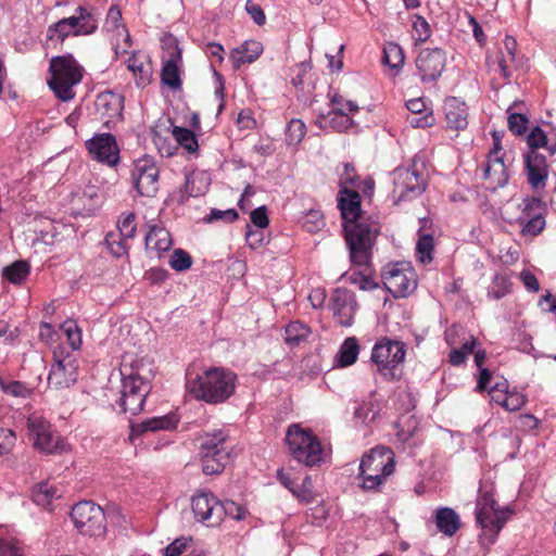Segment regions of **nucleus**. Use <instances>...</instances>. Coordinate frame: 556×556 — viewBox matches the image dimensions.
I'll return each instance as SVG.
<instances>
[{
    "instance_id": "obj_1",
    "label": "nucleus",
    "mask_w": 556,
    "mask_h": 556,
    "mask_svg": "<svg viewBox=\"0 0 556 556\" xmlns=\"http://www.w3.org/2000/svg\"><path fill=\"white\" fill-rule=\"evenodd\" d=\"M121 395L116 402L119 413L138 415L143 410L147 395L151 391L152 364L144 359L124 358L121 368Z\"/></svg>"
},
{
    "instance_id": "obj_2",
    "label": "nucleus",
    "mask_w": 556,
    "mask_h": 556,
    "mask_svg": "<svg viewBox=\"0 0 556 556\" xmlns=\"http://www.w3.org/2000/svg\"><path fill=\"white\" fill-rule=\"evenodd\" d=\"M237 376L232 371L211 367L201 375L187 376L186 389L198 401L208 404L225 403L236 390Z\"/></svg>"
},
{
    "instance_id": "obj_3",
    "label": "nucleus",
    "mask_w": 556,
    "mask_h": 556,
    "mask_svg": "<svg viewBox=\"0 0 556 556\" xmlns=\"http://www.w3.org/2000/svg\"><path fill=\"white\" fill-rule=\"evenodd\" d=\"M345 243L353 265L368 267L371 264L372 248L378 236V227L366 220L344 224Z\"/></svg>"
},
{
    "instance_id": "obj_4",
    "label": "nucleus",
    "mask_w": 556,
    "mask_h": 556,
    "mask_svg": "<svg viewBox=\"0 0 556 556\" xmlns=\"http://www.w3.org/2000/svg\"><path fill=\"white\" fill-rule=\"evenodd\" d=\"M232 447L224 430L206 433L202 438L200 455L204 475H219L231 460Z\"/></svg>"
},
{
    "instance_id": "obj_5",
    "label": "nucleus",
    "mask_w": 556,
    "mask_h": 556,
    "mask_svg": "<svg viewBox=\"0 0 556 556\" xmlns=\"http://www.w3.org/2000/svg\"><path fill=\"white\" fill-rule=\"evenodd\" d=\"M50 73L48 85L56 98L62 101L72 100L75 96L73 87L81 80L76 60L71 54L53 56L50 61Z\"/></svg>"
},
{
    "instance_id": "obj_6",
    "label": "nucleus",
    "mask_w": 556,
    "mask_h": 556,
    "mask_svg": "<svg viewBox=\"0 0 556 556\" xmlns=\"http://www.w3.org/2000/svg\"><path fill=\"white\" fill-rule=\"evenodd\" d=\"M286 442L298 462L308 467L318 466L323 462L321 444L309 429L291 425L286 433Z\"/></svg>"
},
{
    "instance_id": "obj_7",
    "label": "nucleus",
    "mask_w": 556,
    "mask_h": 556,
    "mask_svg": "<svg viewBox=\"0 0 556 556\" xmlns=\"http://www.w3.org/2000/svg\"><path fill=\"white\" fill-rule=\"evenodd\" d=\"M97 28L98 21L93 13L79 5L75 9L74 15L61 18L48 27L47 39L63 43L70 36L91 35Z\"/></svg>"
},
{
    "instance_id": "obj_8",
    "label": "nucleus",
    "mask_w": 556,
    "mask_h": 556,
    "mask_svg": "<svg viewBox=\"0 0 556 556\" xmlns=\"http://www.w3.org/2000/svg\"><path fill=\"white\" fill-rule=\"evenodd\" d=\"M406 355L405 344L401 341L383 339L377 342L371 351L370 359L377 371L387 380L401 377V365Z\"/></svg>"
},
{
    "instance_id": "obj_9",
    "label": "nucleus",
    "mask_w": 556,
    "mask_h": 556,
    "mask_svg": "<svg viewBox=\"0 0 556 556\" xmlns=\"http://www.w3.org/2000/svg\"><path fill=\"white\" fill-rule=\"evenodd\" d=\"M476 521L483 530V534L493 543L509 517V510L500 508L493 495L489 492H479L476 503Z\"/></svg>"
},
{
    "instance_id": "obj_10",
    "label": "nucleus",
    "mask_w": 556,
    "mask_h": 556,
    "mask_svg": "<svg viewBox=\"0 0 556 556\" xmlns=\"http://www.w3.org/2000/svg\"><path fill=\"white\" fill-rule=\"evenodd\" d=\"M71 518L76 529L84 535L98 536L106 531L104 511L91 501L75 504Z\"/></svg>"
},
{
    "instance_id": "obj_11",
    "label": "nucleus",
    "mask_w": 556,
    "mask_h": 556,
    "mask_svg": "<svg viewBox=\"0 0 556 556\" xmlns=\"http://www.w3.org/2000/svg\"><path fill=\"white\" fill-rule=\"evenodd\" d=\"M394 189L392 197L397 204L421 195L427 187V180L422 173L413 167H399L393 172Z\"/></svg>"
},
{
    "instance_id": "obj_12",
    "label": "nucleus",
    "mask_w": 556,
    "mask_h": 556,
    "mask_svg": "<svg viewBox=\"0 0 556 556\" xmlns=\"http://www.w3.org/2000/svg\"><path fill=\"white\" fill-rule=\"evenodd\" d=\"M382 282L394 298H405L417 286L413 269L405 263L388 264L383 267Z\"/></svg>"
},
{
    "instance_id": "obj_13",
    "label": "nucleus",
    "mask_w": 556,
    "mask_h": 556,
    "mask_svg": "<svg viewBox=\"0 0 556 556\" xmlns=\"http://www.w3.org/2000/svg\"><path fill=\"white\" fill-rule=\"evenodd\" d=\"M159 176L160 170L153 157L143 155L134 162L131 180L138 194L154 197L159 190Z\"/></svg>"
},
{
    "instance_id": "obj_14",
    "label": "nucleus",
    "mask_w": 556,
    "mask_h": 556,
    "mask_svg": "<svg viewBox=\"0 0 556 556\" xmlns=\"http://www.w3.org/2000/svg\"><path fill=\"white\" fill-rule=\"evenodd\" d=\"M27 427L29 438L37 450L47 454H54L62 450L60 438L53 434L50 422L43 417L30 416L27 420Z\"/></svg>"
},
{
    "instance_id": "obj_15",
    "label": "nucleus",
    "mask_w": 556,
    "mask_h": 556,
    "mask_svg": "<svg viewBox=\"0 0 556 556\" xmlns=\"http://www.w3.org/2000/svg\"><path fill=\"white\" fill-rule=\"evenodd\" d=\"M446 64L445 52L441 48L424 49L416 58L417 75L421 83L437 81Z\"/></svg>"
},
{
    "instance_id": "obj_16",
    "label": "nucleus",
    "mask_w": 556,
    "mask_h": 556,
    "mask_svg": "<svg viewBox=\"0 0 556 556\" xmlns=\"http://www.w3.org/2000/svg\"><path fill=\"white\" fill-rule=\"evenodd\" d=\"M77 381V364L71 355L54 352V363L48 375V384L55 390L70 388Z\"/></svg>"
},
{
    "instance_id": "obj_17",
    "label": "nucleus",
    "mask_w": 556,
    "mask_h": 556,
    "mask_svg": "<svg viewBox=\"0 0 556 556\" xmlns=\"http://www.w3.org/2000/svg\"><path fill=\"white\" fill-rule=\"evenodd\" d=\"M86 148L94 160L109 166H115L119 161V150L112 134L94 135L86 141Z\"/></svg>"
},
{
    "instance_id": "obj_18",
    "label": "nucleus",
    "mask_w": 556,
    "mask_h": 556,
    "mask_svg": "<svg viewBox=\"0 0 556 556\" xmlns=\"http://www.w3.org/2000/svg\"><path fill=\"white\" fill-rule=\"evenodd\" d=\"M395 467L394 455L389 447L376 446L365 453L361 459L359 469L367 470L370 473H378L389 477L393 473Z\"/></svg>"
},
{
    "instance_id": "obj_19",
    "label": "nucleus",
    "mask_w": 556,
    "mask_h": 556,
    "mask_svg": "<svg viewBox=\"0 0 556 556\" xmlns=\"http://www.w3.org/2000/svg\"><path fill=\"white\" fill-rule=\"evenodd\" d=\"M523 162L531 188L534 190L544 189L548 178L546 157L538 151H528L523 154Z\"/></svg>"
},
{
    "instance_id": "obj_20",
    "label": "nucleus",
    "mask_w": 556,
    "mask_h": 556,
    "mask_svg": "<svg viewBox=\"0 0 556 556\" xmlns=\"http://www.w3.org/2000/svg\"><path fill=\"white\" fill-rule=\"evenodd\" d=\"M218 498L212 492H199L191 498V508L198 521L205 522L208 527L218 526L215 507Z\"/></svg>"
},
{
    "instance_id": "obj_21",
    "label": "nucleus",
    "mask_w": 556,
    "mask_h": 556,
    "mask_svg": "<svg viewBox=\"0 0 556 556\" xmlns=\"http://www.w3.org/2000/svg\"><path fill=\"white\" fill-rule=\"evenodd\" d=\"M331 301L332 312L339 324L343 327H350L353 324L357 306L353 292L346 289H337Z\"/></svg>"
},
{
    "instance_id": "obj_22",
    "label": "nucleus",
    "mask_w": 556,
    "mask_h": 556,
    "mask_svg": "<svg viewBox=\"0 0 556 556\" xmlns=\"http://www.w3.org/2000/svg\"><path fill=\"white\" fill-rule=\"evenodd\" d=\"M339 193L340 198L338 199V207L341 211L343 225L365 220L361 215L362 208L359 193L349 188L341 189Z\"/></svg>"
},
{
    "instance_id": "obj_23",
    "label": "nucleus",
    "mask_w": 556,
    "mask_h": 556,
    "mask_svg": "<svg viewBox=\"0 0 556 556\" xmlns=\"http://www.w3.org/2000/svg\"><path fill=\"white\" fill-rule=\"evenodd\" d=\"M182 62L181 51L175 46L169 51V56L163 62L161 71V80L173 91L181 89L180 65Z\"/></svg>"
},
{
    "instance_id": "obj_24",
    "label": "nucleus",
    "mask_w": 556,
    "mask_h": 556,
    "mask_svg": "<svg viewBox=\"0 0 556 556\" xmlns=\"http://www.w3.org/2000/svg\"><path fill=\"white\" fill-rule=\"evenodd\" d=\"M492 138L493 149L490 154V160L485 165L483 177L485 179H493L494 176L498 175V177H496L495 179L496 185L500 187H504L508 181V175L506 173L503 159L500 156H495L494 159H492V154L496 155L498 151L502 150V135L500 134V131L494 130L492 132Z\"/></svg>"
},
{
    "instance_id": "obj_25",
    "label": "nucleus",
    "mask_w": 556,
    "mask_h": 556,
    "mask_svg": "<svg viewBox=\"0 0 556 556\" xmlns=\"http://www.w3.org/2000/svg\"><path fill=\"white\" fill-rule=\"evenodd\" d=\"M444 112L447 127L454 130H463L468 125L467 105L456 97H448L444 101Z\"/></svg>"
},
{
    "instance_id": "obj_26",
    "label": "nucleus",
    "mask_w": 556,
    "mask_h": 556,
    "mask_svg": "<svg viewBox=\"0 0 556 556\" xmlns=\"http://www.w3.org/2000/svg\"><path fill=\"white\" fill-rule=\"evenodd\" d=\"M97 110L110 119H119L124 109V97L106 91L98 96L96 101Z\"/></svg>"
},
{
    "instance_id": "obj_27",
    "label": "nucleus",
    "mask_w": 556,
    "mask_h": 556,
    "mask_svg": "<svg viewBox=\"0 0 556 556\" xmlns=\"http://www.w3.org/2000/svg\"><path fill=\"white\" fill-rule=\"evenodd\" d=\"M263 52V46L257 40H247L230 52V60L235 68L245 63L254 62Z\"/></svg>"
},
{
    "instance_id": "obj_28",
    "label": "nucleus",
    "mask_w": 556,
    "mask_h": 556,
    "mask_svg": "<svg viewBox=\"0 0 556 556\" xmlns=\"http://www.w3.org/2000/svg\"><path fill=\"white\" fill-rule=\"evenodd\" d=\"M178 419L175 415H164L160 417H152L141 422L131 424V435H140L148 431L169 430L176 427Z\"/></svg>"
},
{
    "instance_id": "obj_29",
    "label": "nucleus",
    "mask_w": 556,
    "mask_h": 556,
    "mask_svg": "<svg viewBox=\"0 0 556 556\" xmlns=\"http://www.w3.org/2000/svg\"><path fill=\"white\" fill-rule=\"evenodd\" d=\"M317 124L320 128L328 126L338 132H343L350 129L354 122L343 108H337L332 109L327 114H319Z\"/></svg>"
},
{
    "instance_id": "obj_30",
    "label": "nucleus",
    "mask_w": 556,
    "mask_h": 556,
    "mask_svg": "<svg viewBox=\"0 0 556 556\" xmlns=\"http://www.w3.org/2000/svg\"><path fill=\"white\" fill-rule=\"evenodd\" d=\"M438 530L446 536H453L460 528L459 515L451 507H439L434 514Z\"/></svg>"
},
{
    "instance_id": "obj_31",
    "label": "nucleus",
    "mask_w": 556,
    "mask_h": 556,
    "mask_svg": "<svg viewBox=\"0 0 556 556\" xmlns=\"http://www.w3.org/2000/svg\"><path fill=\"white\" fill-rule=\"evenodd\" d=\"M144 241L147 249L155 250L159 253L169 250L172 245L169 232L157 225L150 226Z\"/></svg>"
},
{
    "instance_id": "obj_32",
    "label": "nucleus",
    "mask_w": 556,
    "mask_h": 556,
    "mask_svg": "<svg viewBox=\"0 0 556 556\" xmlns=\"http://www.w3.org/2000/svg\"><path fill=\"white\" fill-rule=\"evenodd\" d=\"M359 354V344L356 338L349 337L341 344L337 354V364L340 367L353 365Z\"/></svg>"
},
{
    "instance_id": "obj_33",
    "label": "nucleus",
    "mask_w": 556,
    "mask_h": 556,
    "mask_svg": "<svg viewBox=\"0 0 556 556\" xmlns=\"http://www.w3.org/2000/svg\"><path fill=\"white\" fill-rule=\"evenodd\" d=\"M523 105L521 101H514L507 109V126L508 129L516 136H522L529 125V118L523 113L514 112V109H518Z\"/></svg>"
},
{
    "instance_id": "obj_34",
    "label": "nucleus",
    "mask_w": 556,
    "mask_h": 556,
    "mask_svg": "<svg viewBox=\"0 0 556 556\" xmlns=\"http://www.w3.org/2000/svg\"><path fill=\"white\" fill-rule=\"evenodd\" d=\"M247 513L248 511L243 506L231 500H218V505L215 507V517L218 519V525H220L227 516L235 520H242L245 518Z\"/></svg>"
},
{
    "instance_id": "obj_35",
    "label": "nucleus",
    "mask_w": 556,
    "mask_h": 556,
    "mask_svg": "<svg viewBox=\"0 0 556 556\" xmlns=\"http://www.w3.org/2000/svg\"><path fill=\"white\" fill-rule=\"evenodd\" d=\"M311 334V329L307 325L295 320L291 321L285 330V341L291 346H298L302 342H305Z\"/></svg>"
},
{
    "instance_id": "obj_36",
    "label": "nucleus",
    "mask_w": 556,
    "mask_h": 556,
    "mask_svg": "<svg viewBox=\"0 0 556 556\" xmlns=\"http://www.w3.org/2000/svg\"><path fill=\"white\" fill-rule=\"evenodd\" d=\"M59 497L60 494L58 493V489L49 482H40L31 489V498L38 506L48 507L55 498Z\"/></svg>"
},
{
    "instance_id": "obj_37",
    "label": "nucleus",
    "mask_w": 556,
    "mask_h": 556,
    "mask_svg": "<svg viewBox=\"0 0 556 556\" xmlns=\"http://www.w3.org/2000/svg\"><path fill=\"white\" fill-rule=\"evenodd\" d=\"M127 68L132 72L138 86H146L150 81L151 67L144 64L137 54H132L126 61Z\"/></svg>"
},
{
    "instance_id": "obj_38",
    "label": "nucleus",
    "mask_w": 556,
    "mask_h": 556,
    "mask_svg": "<svg viewBox=\"0 0 556 556\" xmlns=\"http://www.w3.org/2000/svg\"><path fill=\"white\" fill-rule=\"evenodd\" d=\"M30 266L26 261H16L4 267L3 277L12 283H21L29 274Z\"/></svg>"
},
{
    "instance_id": "obj_39",
    "label": "nucleus",
    "mask_w": 556,
    "mask_h": 556,
    "mask_svg": "<svg viewBox=\"0 0 556 556\" xmlns=\"http://www.w3.org/2000/svg\"><path fill=\"white\" fill-rule=\"evenodd\" d=\"M517 223L521 226V235L531 237L540 235L546 225L545 215H535L532 218L518 217Z\"/></svg>"
},
{
    "instance_id": "obj_40",
    "label": "nucleus",
    "mask_w": 556,
    "mask_h": 556,
    "mask_svg": "<svg viewBox=\"0 0 556 556\" xmlns=\"http://www.w3.org/2000/svg\"><path fill=\"white\" fill-rule=\"evenodd\" d=\"M175 140L188 152L193 153L198 150V139L193 131L184 127H174L172 131Z\"/></svg>"
},
{
    "instance_id": "obj_41",
    "label": "nucleus",
    "mask_w": 556,
    "mask_h": 556,
    "mask_svg": "<svg viewBox=\"0 0 556 556\" xmlns=\"http://www.w3.org/2000/svg\"><path fill=\"white\" fill-rule=\"evenodd\" d=\"M433 236L424 233L419 237L416 244V256L422 264H429L432 261Z\"/></svg>"
},
{
    "instance_id": "obj_42",
    "label": "nucleus",
    "mask_w": 556,
    "mask_h": 556,
    "mask_svg": "<svg viewBox=\"0 0 556 556\" xmlns=\"http://www.w3.org/2000/svg\"><path fill=\"white\" fill-rule=\"evenodd\" d=\"M404 52L397 43H390L383 50V63L391 68H400L404 64Z\"/></svg>"
},
{
    "instance_id": "obj_43",
    "label": "nucleus",
    "mask_w": 556,
    "mask_h": 556,
    "mask_svg": "<svg viewBox=\"0 0 556 556\" xmlns=\"http://www.w3.org/2000/svg\"><path fill=\"white\" fill-rule=\"evenodd\" d=\"M306 134V126L302 119L292 118L286 129V141L288 144H299Z\"/></svg>"
},
{
    "instance_id": "obj_44",
    "label": "nucleus",
    "mask_w": 556,
    "mask_h": 556,
    "mask_svg": "<svg viewBox=\"0 0 556 556\" xmlns=\"http://www.w3.org/2000/svg\"><path fill=\"white\" fill-rule=\"evenodd\" d=\"M522 214L520 217L532 218L546 213V204L538 197L525 198L522 201Z\"/></svg>"
},
{
    "instance_id": "obj_45",
    "label": "nucleus",
    "mask_w": 556,
    "mask_h": 556,
    "mask_svg": "<svg viewBox=\"0 0 556 556\" xmlns=\"http://www.w3.org/2000/svg\"><path fill=\"white\" fill-rule=\"evenodd\" d=\"M510 280L505 275L497 274L489 288L488 295L495 300L504 298L510 292Z\"/></svg>"
},
{
    "instance_id": "obj_46",
    "label": "nucleus",
    "mask_w": 556,
    "mask_h": 556,
    "mask_svg": "<svg viewBox=\"0 0 556 556\" xmlns=\"http://www.w3.org/2000/svg\"><path fill=\"white\" fill-rule=\"evenodd\" d=\"M357 479L361 480L359 486L364 491H378L379 488L384 483L387 477L378 473H370L367 470L359 469Z\"/></svg>"
},
{
    "instance_id": "obj_47",
    "label": "nucleus",
    "mask_w": 556,
    "mask_h": 556,
    "mask_svg": "<svg viewBox=\"0 0 556 556\" xmlns=\"http://www.w3.org/2000/svg\"><path fill=\"white\" fill-rule=\"evenodd\" d=\"M127 240L128 239H124L119 233L109 232L105 236V244L111 254L115 257H121L127 254Z\"/></svg>"
},
{
    "instance_id": "obj_48",
    "label": "nucleus",
    "mask_w": 556,
    "mask_h": 556,
    "mask_svg": "<svg viewBox=\"0 0 556 556\" xmlns=\"http://www.w3.org/2000/svg\"><path fill=\"white\" fill-rule=\"evenodd\" d=\"M62 331L65 333L67 343L72 350L76 351L81 346V331L77 324L73 320H66L61 326Z\"/></svg>"
},
{
    "instance_id": "obj_49",
    "label": "nucleus",
    "mask_w": 556,
    "mask_h": 556,
    "mask_svg": "<svg viewBox=\"0 0 556 556\" xmlns=\"http://www.w3.org/2000/svg\"><path fill=\"white\" fill-rule=\"evenodd\" d=\"M547 135L540 126L532 128L527 137V144L530 149L529 151H538L540 148L547 147Z\"/></svg>"
},
{
    "instance_id": "obj_50",
    "label": "nucleus",
    "mask_w": 556,
    "mask_h": 556,
    "mask_svg": "<svg viewBox=\"0 0 556 556\" xmlns=\"http://www.w3.org/2000/svg\"><path fill=\"white\" fill-rule=\"evenodd\" d=\"M169 265L177 271H184L191 267L192 258L185 250L177 249L170 256Z\"/></svg>"
},
{
    "instance_id": "obj_51",
    "label": "nucleus",
    "mask_w": 556,
    "mask_h": 556,
    "mask_svg": "<svg viewBox=\"0 0 556 556\" xmlns=\"http://www.w3.org/2000/svg\"><path fill=\"white\" fill-rule=\"evenodd\" d=\"M377 414L378 410L372 402L361 403L354 408V417L364 424L374 421Z\"/></svg>"
},
{
    "instance_id": "obj_52",
    "label": "nucleus",
    "mask_w": 556,
    "mask_h": 556,
    "mask_svg": "<svg viewBox=\"0 0 556 556\" xmlns=\"http://www.w3.org/2000/svg\"><path fill=\"white\" fill-rule=\"evenodd\" d=\"M136 216L128 213L122 216L117 223L118 232L124 239H132L136 235Z\"/></svg>"
},
{
    "instance_id": "obj_53",
    "label": "nucleus",
    "mask_w": 556,
    "mask_h": 556,
    "mask_svg": "<svg viewBox=\"0 0 556 556\" xmlns=\"http://www.w3.org/2000/svg\"><path fill=\"white\" fill-rule=\"evenodd\" d=\"M239 215L235 208L218 210L212 208L210 214L204 217V223L211 224L217 220H224L226 223H232L238 219Z\"/></svg>"
},
{
    "instance_id": "obj_54",
    "label": "nucleus",
    "mask_w": 556,
    "mask_h": 556,
    "mask_svg": "<svg viewBox=\"0 0 556 556\" xmlns=\"http://www.w3.org/2000/svg\"><path fill=\"white\" fill-rule=\"evenodd\" d=\"M1 390L16 397H26L29 393L27 387L21 381H4L0 378Z\"/></svg>"
},
{
    "instance_id": "obj_55",
    "label": "nucleus",
    "mask_w": 556,
    "mask_h": 556,
    "mask_svg": "<svg viewBox=\"0 0 556 556\" xmlns=\"http://www.w3.org/2000/svg\"><path fill=\"white\" fill-rule=\"evenodd\" d=\"M304 228L308 232H316L325 226L323 214L318 210H311L304 217Z\"/></svg>"
},
{
    "instance_id": "obj_56",
    "label": "nucleus",
    "mask_w": 556,
    "mask_h": 556,
    "mask_svg": "<svg viewBox=\"0 0 556 556\" xmlns=\"http://www.w3.org/2000/svg\"><path fill=\"white\" fill-rule=\"evenodd\" d=\"M293 495L305 503H309L313 500V483L311 477L306 476L301 485L295 484Z\"/></svg>"
},
{
    "instance_id": "obj_57",
    "label": "nucleus",
    "mask_w": 556,
    "mask_h": 556,
    "mask_svg": "<svg viewBox=\"0 0 556 556\" xmlns=\"http://www.w3.org/2000/svg\"><path fill=\"white\" fill-rule=\"evenodd\" d=\"M413 28L416 33V40L418 42H425L431 35L430 25L421 15H416L413 22Z\"/></svg>"
},
{
    "instance_id": "obj_58",
    "label": "nucleus",
    "mask_w": 556,
    "mask_h": 556,
    "mask_svg": "<svg viewBox=\"0 0 556 556\" xmlns=\"http://www.w3.org/2000/svg\"><path fill=\"white\" fill-rule=\"evenodd\" d=\"M516 48L517 41L511 36H506L503 41V48L500 51V59H505L510 61V63H515L516 61Z\"/></svg>"
},
{
    "instance_id": "obj_59",
    "label": "nucleus",
    "mask_w": 556,
    "mask_h": 556,
    "mask_svg": "<svg viewBox=\"0 0 556 556\" xmlns=\"http://www.w3.org/2000/svg\"><path fill=\"white\" fill-rule=\"evenodd\" d=\"M264 232L263 229H252L250 225H247L245 240L251 249H257L264 244Z\"/></svg>"
},
{
    "instance_id": "obj_60",
    "label": "nucleus",
    "mask_w": 556,
    "mask_h": 556,
    "mask_svg": "<svg viewBox=\"0 0 556 556\" xmlns=\"http://www.w3.org/2000/svg\"><path fill=\"white\" fill-rule=\"evenodd\" d=\"M407 122L414 128H427L431 127L434 124L435 118L433 116V113L430 111L425 114H414V116L407 117Z\"/></svg>"
},
{
    "instance_id": "obj_61",
    "label": "nucleus",
    "mask_w": 556,
    "mask_h": 556,
    "mask_svg": "<svg viewBox=\"0 0 556 556\" xmlns=\"http://www.w3.org/2000/svg\"><path fill=\"white\" fill-rule=\"evenodd\" d=\"M526 403L525 395L518 393V392H507L505 402H504V408L509 412H516L520 409Z\"/></svg>"
},
{
    "instance_id": "obj_62",
    "label": "nucleus",
    "mask_w": 556,
    "mask_h": 556,
    "mask_svg": "<svg viewBox=\"0 0 556 556\" xmlns=\"http://www.w3.org/2000/svg\"><path fill=\"white\" fill-rule=\"evenodd\" d=\"M245 11L254 21L255 24L262 26L266 22V16L261 5L254 3L252 0H247Z\"/></svg>"
},
{
    "instance_id": "obj_63",
    "label": "nucleus",
    "mask_w": 556,
    "mask_h": 556,
    "mask_svg": "<svg viewBox=\"0 0 556 556\" xmlns=\"http://www.w3.org/2000/svg\"><path fill=\"white\" fill-rule=\"evenodd\" d=\"M343 173L340 176L341 189L348 188V186L354 187L356 185L357 175L352 164L345 163L343 165Z\"/></svg>"
},
{
    "instance_id": "obj_64",
    "label": "nucleus",
    "mask_w": 556,
    "mask_h": 556,
    "mask_svg": "<svg viewBox=\"0 0 556 556\" xmlns=\"http://www.w3.org/2000/svg\"><path fill=\"white\" fill-rule=\"evenodd\" d=\"M191 539L179 538L164 548V556H179L187 547Z\"/></svg>"
}]
</instances>
